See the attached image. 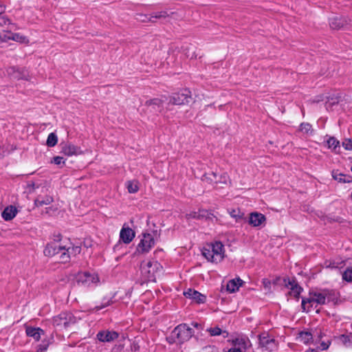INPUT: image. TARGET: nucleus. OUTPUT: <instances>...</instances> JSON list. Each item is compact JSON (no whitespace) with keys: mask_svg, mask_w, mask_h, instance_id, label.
Instances as JSON below:
<instances>
[{"mask_svg":"<svg viewBox=\"0 0 352 352\" xmlns=\"http://www.w3.org/2000/svg\"><path fill=\"white\" fill-rule=\"evenodd\" d=\"M202 254L210 262L219 263L225 256L224 246L220 241L210 243L203 248Z\"/></svg>","mask_w":352,"mask_h":352,"instance_id":"obj_1","label":"nucleus"},{"mask_svg":"<svg viewBox=\"0 0 352 352\" xmlns=\"http://www.w3.org/2000/svg\"><path fill=\"white\" fill-rule=\"evenodd\" d=\"M329 292L323 290L321 292H311L309 293L307 298H302V308L304 311H309L310 307H315L318 305H324L327 301H329Z\"/></svg>","mask_w":352,"mask_h":352,"instance_id":"obj_2","label":"nucleus"},{"mask_svg":"<svg viewBox=\"0 0 352 352\" xmlns=\"http://www.w3.org/2000/svg\"><path fill=\"white\" fill-rule=\"evenodd\" d=\"M80 320V317L72 312H62L52 319L53 325L58 330L66 329Z\"/></svg>","mask_w":352,"mask_h":352,"instance_id":"obj_3","label":"nucleus"},{"mask_svg":"<svg viewBox=\"0 0 352 352\" xmlns=\"http://www.w3.org/2000/svg\"><path fill=\"white\" fill-rule=\"evenodd\" d=\"M162 269V265L156 261H143L140 266L141 274L148 281H155L157 274Z\"/></svg>","mask_w":352,"mask_h":352,"instance_id":"obj_4","label":"nucleus"},{"mask_svg":"<svg viewBox=\"0 0 352 352\" xmlns=\"http://www.w3.org/2000/svg\"><path fill=\"white\" fill-rule=\"evenodd\" d=\"M194 334L193 329L184 323L177 325L172 331V336L177 339L179 343L187 342Z\"/></svg>","mask_w":352,"mask_h":352,"instance_id":"obj_5","label":"nucleus"},{"mask_svg":"<svg viewBox=\"0 0 352 352\" xmlns=\"http://www.w3.org/2000/svg\"><path fill=\"white\" fill-rule=\"evenodd\" d=\"M258 340L260 347L264 351L272 352L277 349V341L267 333H263L259 335Z\"/></svg>","mask_w":352,"mask_h":352,"instance_id":"obj_6","label":"nucleus"},{"mask_svg":"<svg viewBox=\"0 0 352 352\" xmlns=\"http://www.w3.org/2000/svg\"><path fill=\"white\" fill-rule=\"evenodd\" d=\"M191 92L188 89L182 90L179 93L173 94L169 100V103L175 105L188 104L191 100Z\"/></svg>","mask_w":352,"mask_h":352,"instance_id":"obj_7","label":"nucleus"},{"mask_svg":"<svg viewBox=\"0 0 352 352\" xmlns=\"http://www.w3.org/2000/svg\"><path fill=\"white\" fill-rule=\"evenodd\" d=\"M76 279L78 283L87 287L96 285L99 282V278L96 274L88 272L78 273Z\"/></svg>","mask_w":352,"mask_h":352,"instance_id":"obj_8","label":"nucleus"},{"mask_svg":"<svg viewBox=\"0 0 352 352\" xmlns=\"http://www.w3.org/2000/svg\"><path fill=\"white\" fill-rule=\"evenodd\" d=\"M154 244L155 240L151 234H143L142 238L138 245L137 250L141 253L148 252Z\"/></svg>","mask_w":352,"mask_h":352,"instance_id":"obj_9","label":"nucleus"},{"mask_svg":"<svg viewBox=\"0 0 352 352\" xmlns=\"http://www.w3.org/2000/svg\"><path fill=\"white\" fill-rule=\"evenodd\" d=\"M81 252V248L78 245H72L67 247L64 245L63 252H61L60 256V263H67L69 261L72 256H76L79 254Z\"/></svg>","mask_w":352,"mask_h":352,"instance_id":"obj_10","label":"nucleus"},{"mask_svg":"<svg viewBox=\"0 0 352 352\" xmlns=\"http://www.w3.org/2000/svg\"><path fill=\"white\" fill-rule=\"evenodd\" d=\"M63 249L64 245H61L57 242H52L46 245L43 252L47 256H58V258H60V256L61 252H63Z\"/></svg>","mask_w":352,"mask_h":352,"instance_id":"obj_11","label":"nucleus"},{"mask_svg":"<svg viewBox=\"0 0 352 352\" xmlns=\"http://www.w3.org/2000/svg\"><path fill=\"white\" fill-rule=\"evenodd\" d=\"M97 338L102 342H109L118 338V333L116 331H101L97 333Z\"/></svg>","mask_w":352,"mask_h":352,"instance_id":"obj_12","label":"nucleus"},{"mask_svg":"<svg viewBox=\"0 0 352 352\" xmlns=\"http://www.w3.org/2000/svg\"><path fill=\"white\" fill-rule=\"evenodd\" d=\"M266 221L264 214L259 212H252L250 214L249 223L253 227H258L261 226Z\"/></svg>","mask_w":352,"mask_h":352,"instance_id":"obj_13","label":"nucleus"},{"mask_svg":"<svg viewBox=\"0 0 352 352\" xmlns=\"http://www.w3.org/2000/svg\"><path fill=\"white\" fill-rule=\"evenodd\" d=\"M348 23L347 18L336 16L330 19L329 25L333 30H340L346 25Z\"/></svg>","mask_w":352,"mask_h":352,"instance_id":"obj_14","label":"nucleus"},{"mask_svg":"<svg viewBox=\"0 0 352 352\" xmlns=\"http://www.w3.org/2000/svg\"><path fill=\"white\" fill-rule=\"evenodd\" d=\"M135 237V232L134 231L127 227L124 228L123 227L120 232V239L122 241H123L124 243L128 244Z\"/></svg>","mask_w":352,"mask_h":352,"instance_id":"obj_15","label":"nucleus"},{"mask_svg":"<svg viewBox=\"0 0 352 352\" xmlns=\"http://www.w3.org/2000/svg\"><path fill=\"white\" fill-rule=\"evenodd\" d=\"M5 10V7L0 5V26L8 25H10L11 30H19V28L15 23H12L10 19L4 14Z\"/></svg>","mask_w":352,"mask_h":352,"instance_id":"obj_16","label":"nucleus"},{"mask_svg":"<svg viewBox=\"0 0 352 352\" xmlns=\"http://www.w3.org/2000/svg\"><path fill=\"white\" fill-rule=\"evenodd\" d=\"M164 100L163 98H153L146 100L145 105L148 107H151L152 110L155 112L161 111L163 108V103Z\"/></svg>","mask_w":352,"mask_h":352,"instance_id":"obj_17","label":"nucleus"},{"mask_svg":"<svg viewBox=\"0 0 352 352\" xmlns=\"http://www.w3.org/2000/svg\"><path fill=\"white\" fill-rule=\"evenodd\" d=\"M184 294L186 298L195 300L197 303L204 302L206 298L204 295L197 291L192 290L191 289H188V291L185 292Z\"/></svg>","mask_w":352,"mask_h":352,"instance_id":"obj_18","label":"nucleus"},{"mask_svg":"<svg viewBox=\"0 0 352 352\" xmlns=\"http://www.w3.org/2000/svg\"><path fill=\"white\" fill-rule=\"evenodd\" d=\"M79 150L78 147L70 143H66L62 146V153L67 156L78 154Z\"/></svg>","mask_w":352,"mask_h":352,"instance_id":"obj_19","label":"nucleus"},{"mask_svg":"<svg viewBox=\"0 0 352 352\" xmlns=\"http://www.w3.org/2000/svg\"><path fill=\"white\" fill-rule=\"evenodd\" d=\"M17 214V210L15 206H9L2 212L1 216L6 221H10L15 217Z\"/></svg>","mask_w":352,"mask_h":352,"instance_id":"obj_20","label":"nucleus"},{"mask_svg":"<svg viewBox=\"0 0 352 352\" xmlns=\"http://www.w3.org/2000/svg\"><path fill=\"white\" fill-rule=\"evenodd\" d=\"M243 283V281L240 278L229 280L226 286L227 291L230 293L235 292L242 285Z\"/></svg>","mask_w":352,"mask_h":352,"instance_id":"obj_21","label":"nucleus"},{"mask_svg":"<svg viewBox=\"0 0 352 352\" xmlns=\"http://www.w3.org/2000/svg\"><path fill=\"white\" fill-rule=\"evenodd\" d=\"M27 336L30 337H32L36 340H39L41 338V334H43L44 331L40 328H35L32 327H28L25 330Z\"/></svg>","mask_w":352,"mask_h":352,"instance_id":"obj_22","label":"nucleus"},{"mask_svg":"<svg viewBox=\"0 0 352 352\" xmlns=\"http://www.w3.org/2000/svg\"><path fill=\"white\" fill-rule=\"evenodd\" d=\"M298 339L304 344H309L313 341V334L311 331H304L298 333Z\"/></svg>","mask_w":352,"mask_h":352,"instance_id":"obj_23","label":"nucleus"},{"mask_svg":"<svg viewBox=\"0 0 352 352\" xmlns=\"http://www.w3.org/2000/svg\"><path fill=\"white\" fill-rule=\"evenodd\" d=\"M332 176L334 179L342 183H350L352 182V177L349 175H344L338 171H333Z\"/></svg>","mask_w":352,"mask_h":352,"instance_id":"obj_24","label":"nucleus"},{"mask_svg":"<svg viewBox=\"0 0 352 352\" xmlns=\"http://www.w3.org/2000/svg\"><path fill=\"white\" fill-rule=\"evenodd\" d=\"M54 199L51 196L42 197L38 195L34 200V204L37 207L43 206L44 205H49L53 202Z\"/></svg>","mask_w":352,"mask_h":352,"instance_id":"obj_25","label":"nucleus"},{"mask_svg":"<svg viewBox=\"0 0 352 352\" xmlns=\"http://www.w3.org/2000/svg\"><path fill=\"white\" fill-rule=\"evenodd\" d=\"M208 332H209L210 336H217L222 335L224 338H226L228 337V332L226 330H222L219 327H210L207 329L206 330Z\"/></svg>","mask_w":352,"mask_h":352,"instance_id":"obj_26","label":"nucleus"},{"mask_svg":"<svg viewBox=\"0 0 352 352\" xmlns=\"http://www.w3.org/2000/svg\"><path fill=\"white\" fill-rule=\"evenodd\" d=\"M336 338L344 346L350 347L352 346V335L350 334H342Z\"/></svg>","mask_w":352,"mask_h":352,"instance_id":"obj_27","label":"nucleus"},{"mask_svg":"<svg viewBox=\"0 0 352 352\" xmlns=\"http://www.w3.org/2000/svg\"><path fill=\"white\" fill-rule=\"evenodd\" d=\"M218 177V175L214 173V172H211V173H205L203 176H202V181L203 182H207L208 184H216L214 183V181L216 180V179H217Z\"/></svg>","mask_w":352,"mask_h":352,"instance_id":"obj_28","label":"nucleus"},{"mask_svg":"<svg viewBox=\"0 0 352 352\" xmlns=\"http://www.w3.org/2000/svg\"><path fill=\"white\" fill-rule=\"evenodd\" d=\"M289 284L291 285V291L289 292L290 295L294 296L296 298H298L302 290V289L298 286L294 281L292 283L289 281Z\"/></svg>","mask_w":352,"mask_h":352,"instance_id":"obj_29","label":"nucleus"},{"mask_svg":"<svg viewBox=\"0 0 352 352\" xmlns=\"http://www.w3.org/2000/svg\"><path fill=\"white\" fill-rule=\"evenodd\" d=\"M249 340L245 338H236L233 341L234 347L245 349L248 347Z\"/></svg>","mask_w":352,"mask_h":352,"instance_id":"obj_30","label":"nucleus"},{"mask_svg":"<svg viewBox=\"0 0 352 352\" xmlns=\"http://www.w3.org/2000/svg\"><path fill=\"white\" fill-rule=\"evenodd\" d=\"M126 188L130 193H135L139 190V185L137 181H129L126 183Z\"/></svg>","mask_w":352,"mask_h":352,"instance_id":"obj_31","label":"nucleus"},{"mask_svg":"<svg viewBox=\"0 0 352 352\" xmlns=\"http://www.w3.org/2000/svg\"><path fill=\"white\" fill-rule=\"evenodd\" d=\"M58 142L57 135L54 133H51L49 134L47 139V145L50 147L54 146Z\"/></svg>","mask_w":352,"mask_h":352,"instance_id":"obj_32","label":"nucleus"},{"mask_svg":"<svg viewBox=\"0 0 352 352\" xmlns=\"http://www.w3.org/2000/svg\"><path fill=\"white\" fill-rule=\"evenodd\" d=\"M328 147L336 151L337 148H340V142L334 137H331L327 140Z\"/></svg>","mask_w":352,"mask_h":352,"instance_id":"obj_33","label":"nucleus"},{"mask_svg":"<svg viewBox=\"0 0 352 352\" xmlns=\"http://www.w3.org/2000/svg\"><path fill=\"white\" fill-rule=\"evenodd\" d=\"M7 72L14 79H20L23 78L21 73L14 67L8 68Z\"/></svg>","mask_w":352,"mask_h":352,"instance_id":"obj_34","label":"nucleus"},{"mask_svg":"<svg viewBox=\"0 0 352 352\" xmlns=\"http://www.w3.org/2000/svg\"><path fill=\"white\" fill-rule=\"evenodd\" d=\"M228 180H229L228 175L226 173H224L219 176L218 175V177L214 181V183L216 184H226L228 183Z\"/></svg>","mask_w":352,"mask_h":352,"instance_id":"obj_35","label":"nucleus"},{"mask_svg":"<svg viewBox=\"0 0 352 352\" xmlns=\"http://www.w3.org/2000/svg\"><path fill=\"white\" fill-rule=\"evenodd\" d=\"M300 131L305 133H311L312 130V126L307 122H303L300 125Z\"/></svg>","mask_w":352,"mask_h":352,"instance_id":"obj_36","label":"nucleus"},{"mask_svg":"<svg viewBox=\"0 0 352 352\" xmlns=\"http://www.w3.org/2000/svg\"><path fill=\"white\" fill-rule=\"evenodd\" d=\"M113 303V301L111 300V298L110 299H107V298H104L102 300V302L101 303L100 305H98V306H96L94 308V310L97 311H99L110 305H111Z\"/></svg>","mask_w":352,"mask_h":352,"instance_id":"obj_37","label":"nucleus"},{"mask_svg":"<svg viewBox=\"0 0 352 352\" xmlns=\"http://www.w3.org/2000/svg\"><path fill=\"white\" fill-rule=\"evenodd\" d=\"M230 216L235 219L236 221H239L243 218L244 214L241 212L239 210H232L229 212Z\"/></svg>","mask_w":352,"mask_h":352,"instance_id":"obj_38","label":"nucleus"},{"mask_svg":"<svg viewBox=\"0 0 352 352\" xmlns=\"http://www.w3.org/2000/svg\"><path fill=\"white\" fill-rule=\"evenodd\" d=\"M151 19L153 20L154 19H164L167 16H169V14H168L166 11H160L151 14Z\"/></svg>","mask_w":352,"mask_h":352,"instance_id":"obj_39","label":"nucleus"},{"mask_svg":"<svg viewBox=\"0 0 352 352\" xmlns=\"http://www.w3.org/2000/svg\"><path fill=\"white\" fill-rule=\"evenodd\" d=\"M342 278L347 282H352V267L346 269L342 273Z\"/></svg>","mask_w":352,"mask_h":352,"instance_id":"obj_40","label":"nucleus"},{"mask_svg":"<svg viewBox=\"0 0 352 352\" xmlns=\"http://www.w3.org/2000/svg\"><path fill=\"white\" fill-rule=\"evenodd\" d=\"M10 38L12 39L13 41H15L17 42H21V43H24L27 40L25 36H24L20 34H18V33L13 34L12 36Z\"/></svg>","mask_w":352,"mask_h":352,"instance_id":"obj_41","label":"nucleus"},{"mask_svg":"<svg viewBox=\"0 0 352 352\" xmlns=\"http://www.w3.org/2000/svg\"><path fill=\"white\" fill-rule=\"evenodd\" d=\"M138 16V19L142 22H155V20L151 19V15L148 16L146 14H139Z\"/></svg>","mask_w":352,"mask_h":352,"instance_id":"obj_42","label":"nucleus"},{"mask_svg":"<svg viewBox=\"0 0 352 352\" xmlns=\"http://www.w3.org/2000/svg\"><path fill=\"white\" fill-rule=\"evenodd\" d=\"M343 147L348 151H352V140L351 139H345L342 142Z\"/></svg>","mask_w":352,"mask_h":352,"instance_id":"obj_43","label":"nucleus"},{"mask_svg":"<svg viewBox=\"0 0 352 352\" xmlns=\"http://www.w3.org/2000/svg\"><path fill=\"white\" fill-rule=\"evenodd\" d=\"M201 212L202 211L190 212L187 215L188 218L199 219L201 217L204 216V214H201Z\"/></svg>","mask_w":352,"mask_h":352,"instance_id":"obj_44","label":"nucleus"},{"mask_svg":"<svg viewBox=\"0 0 352 352\" xmlns=\"http://www.w3.org/2000/svg\"><path fill=\"white\" fill-rule=\"evenodd\" d=\"M55 164L56 165H60L62 164H65V161L63 160V157L60 156H56L53 158V161Z\"/></svg>","mask_w":352,"mask_h":352,"instance_id":"obj_45","label":"nucleus"},{"mask_svg":"<svg viewBox=\"0 0 352 352\" xmlns=\"http://www.w3.org/2000/svg\"><path fill=\"white\" fill-rule=\"evenodd\" d=\"M331 344V341L327 340V342L322 341L320 342V348L322 350H327Z\"/></svg>","mask_w":352,"mask_h":352,"instance_id":"obj_46","label":"nucleus"},{"mask_svg":"<svg viewBox=\"0 0 352 352\" xmlns=\"http://www.w3.org/2000/svg\"><path fill=\"white\" fill-rule=\"evenodd\" d=\"M47 344H42L38 346V351H40V352H43L47 350Z\"/></svg>","mask_w":352,"mask_h":352,"instance_id":"obj_47","label":"nucleus"},{"mask_svg":"<svg viewBox=\"0 0 352 352\" xmlns=\"http://www.w3.org/2000/svg\"><path fill=\"white\" fill-rule=\"evenodd\" d=\"M228 352H243L240 348L237 347H232L230 348Z\"/></svg>","mask_w":352,"mask_h":352,"instance_id":"obj_48","label":"nucleus"},{"mask_svg":"<svg viewBox=\"0 0 352 352\" xmlns=\"http://www.w3.org/2000/svg\"><path fill=\"white\" fill-rule=\"evenodd\" d=\"M192 326H193L195 328H197V329H201V325L197 322H192Z\"/></svg>","mask_w":352,"mask_h":352,"instance_id":"obj_49","label":"nucleus"},{"mask_svg":"<svg viewBox=\"0 0 352 352\" xmlns=\"http://www.w3.org/2000/svg\"><path fill=\"white\" fill-rule=\"evenodd\" d=\"M327 267H331V268H337V267H338V266L337 265V264L335 262H331Z\"/></svg>","mask_w":352,"mask_h":352,"instance_id":"obj_50","label":"nucleus"},{"mask_svg":"<svg viewBox=\"0 0 352 352\" xmlns=\"http://www.w3.org/2000/svg\"><path fill=\"white\" fill-rule=\"evenodd\" d=\"M263 284L265 285V287H269L270 286V282L266 280H263Z\"/></svg>","mask_w":352,"mask_h":352,"instance_id":"obj_51","label":"nucleus"},{"mask_svg":"<svg viewBox=\"0 0 352 352\" xmlns=\"http://www.w3.org/2000/svg\"><path fill=\"white\" fill-rule=\"evenodd\" d=\"M305 352H317L316 351H315L314 349H309L307 350V351Z\"/></svg>","mask_w":352,"mask_h":352,"instance_id":"obj_52","label":"nucleus"},{"mask_svg":"<svg viewBox=\"0 0 352 352\" xmlns=\"http://www.w3.org/2000/svg\"><path fill=\"white\" fill-rule=\"evenodd\" d=\"M2 41L1 36H0V43Z\"/></svg>","mask_w":352,"mask_h":352,"instance_id":"obj_53","label":"nucleus"},{"mask_svg":"<svg viewBox=\"0 0 352 352\" xmlns=\"http://www.w3.org/2000/svg\"><path fill=\"white\" fill-rule=\"evenodd\" d=\"M351 199H352V191H351Z\"/></svg>","mask_w":352,"mask_h":352,"instance_id":"obj_54","label":"nucleus"},{"mask_svg":"<svg viewBox=\"0 0 352 352\" xmlns=\"http://www.w3.org/2000/svg\"><path fill=\"white\" fill-rule=\"evenodd\" d=\"M351 171H352V166H351Z\"/></svg>","mask_w":352,"mask_h":352,"instance_id":"obj_55","label":"nucleus"}]
</instances>
